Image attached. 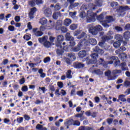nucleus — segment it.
Instances as JSON below:
<instances>
[{"instance_id": "nucleus-57", "label": "nucleus", "mask_w": 130, "mask_h": 130, "mask_svg": "<svg viewBox=\"0 0 130 130\" xmlns=\"http://www.w3.org/2000/svg\"><path fill=\"white\" fill-rule=\"evenodd\" d=\"M124 87H130V81L126 80L124 82Z\"/></svg>"}, {"instance_id": "nucleus-9", "label": "nucleus", "mask_w": 130, "mask_h": 130, "mask_svg": "<svg viewBox=\"0 0 130 130\" xmlns=\"http://www.w3.org/2000/svg\"><path fill=\"white\" fill-rule=\"evenodd\" d=\"M73 67L74 69L80 70V69H83V68L85 67V64L82 63L80 62H75L73 64Z\"/></svg>"}, {"instance_id": "nucleus-6", "label": "nucleus", "mask_w": 130, "mask_h": 130, "mask_svg": "<svg viewBox=\"0 0 130 130\" xmlns=\"http://www.w3.org/2000/svg\"><path fill=\"white\" fill-rule=\"evenodd\" d=\"M102 41L103 42H100L99 43V45L100 46H103V45L106 41H109V40H111V39H113V36H112L111 35H108V36H103L101 37Z\"/></svg>"}, {"instance_id": "nucleus-2", "label": "nucleus", "mask_w": 130, "mask_h": 130, "mask_svg": "<svg viewBox=\"0 0 130 130\" xmlns=\"http://www.w3.org/2000/svg\"><path fill=\"white\" fill-rule=\"evenodd\" d=\"M113 64V61L110 60V61H105L104 60V59L102 58H100V60L99 61V64L98 63H94V65L92 66V69L94 70V69H96V68H98L100 65L103 66L104 68H107L108 67V64Z\"/></svg>"}, {"instance_id": "nucleus-34", "label": "nucleus", "mask_w": 130, "mask_h": 130, "mask_svg": "<svg viewBox=\"0 0 130 130\" xmlns=\"http://www.w3.org/2000/svg\"><path fill=\"white\" fill-rule=\"evenodd\" d=\"M44 46L46 48H49L51 46V43L49 41H47V40L44 43Z\"/></svg>"}, {"instance_id": "nucleus-26", "label": "nucleus", "mask_w": 130, "mask_h": 130, "mask_svg": "<svg viewBox=\"0 0 130 130\" xmlns=\"http://www.w3.org/2000/svg\"><path fill=\"white\" fill-rule=\"evenodd\" d=\"M65 125H74V119H71L70 120H68L67 121H66L64 123Z\"/></svg>"}, {"instance_id": "nucleus-38", "label": "nucleus", "mask_w": 130, "mask_h": 130, "mask_svg": "<svg viewBox=\"0 0 130 130\" xmlns=\"http://www.w3.org/2000/svg\"><path fill=\"white\" fill-rule=\"evenodd\" d=\"M94 5L95 7H101L102 6V3L100 0H96L94 1Z\"/></svg>"}, {"instance_id": "nucleus-18", "label": "nucleus", "mask_w": 130, "mask_h": 130, "mask_svg": "<svg viewBox=\"0 0 130 130\" xmlns=\"http://www.w3.org/2000/svg\"><path fill=\"white\" fill-rule=\"evenodd\" d=\"M50 7L54 8L55 11H59L60 10V6L58 3L56 4L55 6L53 4H51Z\"/></svg>"}, {"instance_id": "nucleus-49", "label": "nucleus", "mask_w": 130, "mask_h": 130, "mask_svg": "<svg viewBox=\"0 0 130 130\" xmlns=\"http://www.w3.org/2000/svg\"><path fill=\"white\" fill-rule=\"evenodd\" d=\"M75 117H80L81 121H83L84 120V119L82 118L83 117V113L78 114L75 115Z\"/></svg>"}, {"instance_id": "nucleus-17", "label": "nucleus", "mask_w": 130, "mask_h": 130, "mask_svg": "<svg viewBox=\"0 0 130 130\" xmlns=\"http://www.w3.org/2000/svg\"><path fill=\"white\" fill-rule=\"evenodd\" d=\"M68 56L72 61L76 60V55L75 54V53H69Z\"/></svg>"}, {"instance_id": "nucleus-50", "label": "nucleus", "mask_w": 130, "mask_h": 130, "mask_svg": "<svg viewBox=\"0 0 130 130\" xmlns=\"http://www.w3.org/2000/svg\"><path fill=\"white\" fill-rule=\"evenodd\" d=\"M60 30H61L62 33H67L68 32V29L64 26L61 27Z\"/></svg>"}, {"instance_id": "nucleus-19", "label": "nucleus", "mask_w": 130, "mask_h": 130, "mask_svg": "<svg viewBox=\"0 0 130 130\" xmlns=\"http://www.w3.org/2000/svg\"><path fill=\"white\" fill-rule=\"evenodd\" d=\"M106 20H105L107 23H111V22H113L114 21V19H113V17L110 16H107L106 17Z\"/></svg>"}, {"instance_id": "nucleus-35", "label": "nucleus", "mask_w": 130, "mask_h": 130, "mask_svg": "<svg viewBox=\"0 0 130 130\" xmlns=\"http://www.w3.org/2000/svg\"><path fill=\"white\" fill-rule=\"evenodd\" d=\"M59 49H57L56 50V53L58 55H62L63 54V49H61V48H60Z\"/></svg>"}, {"instance_id": "nucleus-51", "label": "nucleus", "mask_w": 130, "mask_h": 130, "mask_svg": "<svg viewBox=\"0 0 130 130\" xmlns=\"http://www.w3.org/2000/svg\"><path fill=\"white\" fill-rule=\"evenodd\" d=\"M120 65V60H119V59H118L116 61H115V62H114V67H117Z\"/></svg>"}, {"instance_id": "nucleus-15", "label": "nucleus", "mask_w": 130, "mask_h": 130, "mask_svg": "<svg viewBox=\"0 0 130 130\" xmlns=\"http://www.w3.org/2000/svg\"><path fill=\"white\" fill-rule=\"evenodd\" d=\"M119 66L121 67L122 71H128V68L125 67H126V62H123L121 63Z\"/></svg>"}, {"instance_id": "nucleus-22", "label": "nucleus", "mask_w": 130, "mask_h": 130, "mask_svg": "<svg viewBox=\"0 0 130 130\" xmlns=\"http://www.w3.org/2000/svg\"><path fill=\"white\" fill-rule=\"evenodd\" d=\"M36 129L38 130H47V128H46V127H44L43 125L40 124H38L36 125Z\"/></svg>"}, {"instance_id": "nucleus-20", "label": "nucleus", "mask_w": 130, "mask_h": 130, "mask_svg": "<svg viewBox=\"0 0 130 130\" xmlns=\"http://www.w3.org/2000/svg\"><path fill=\"white\" fill-rule=\"evenodd\" d=\"M119 57L121 60H124L127 57V55L125 53H121L119 54Z\"/></svg>"}, {"instance_id": "nucleus-54", "label": "nucleus", "mask_w": 130, "mask_h": 130, "mask_svg": "<svg viewBox=\"0 0 130 130\" xmlns=\"http://www.w3.org/2000/svg\"><path fill=\"white\" fill-rule=\"evenodd\" d=\"M105 75L106 77H108V78H109V77H110L111 76V72L109 70H108V71H106L105 73Z\"/></svg>"}, {"instance_id": "nucleus-42", "label": "nucleus", "mask_w": 130, "mask_h": 130, "mask_svg": "<svg viewBox=\"0 0 130 130\" xmlns=\"http://www.w3.org/2000/svg\"><path fill=\"white\" fill-rule=\"evenodd\" d=\"M113 46L115 48H118L120 46V42H115L113 44Z\"/></svg>"}, {"instance_id": "nucleus-47", "label": "nucleus", "mask_w": 130, "mask_h": 130, "mask_svg": "<svg viewBox=\"0 0 130 130\" xmlns=\"http://www.w3.org/2000/svg\"><path fill=\"white\" fill-rule=\"evenodd\" d=\"M85 36H86V32H82L80 35L77 37V39H82V38H84Z\"/></svg>"}, {"instance_id": "nucleus-11", "label": "nucleus", "mask_w": 130, "mask_h": 130, "mask_svg": "<svg viewBox=\"0 0 130 130\" xmlns=\"http://www.w3.org/2000/svg\"><path fill=\"white\" fill-rule=\"evenodd\" d=\"M80 43H81L82 45V47H83V46H89V45H90V41L88 39V40L86 41V39L84 38L83 40H81L80 42Z\"/></svg>"}, {"instance_id": "nucleus-5", "label": "nucleus", "mask_w": 130, "mask_h": 130, "mask_svg": "<svg viewBox=\"0 0 130 130\" xmlns=\"http://www.w3.org/2000/svg\"><path fill=\"white\" fill-rule=\"evenodd\" d=\"M66 39L67 41H70V46H75L76 45V42H75V38L71 36L70 32H67L66 36Z\"/></svg>"}, {"instance_id": "nucleus-45", "label": "nucleus", "mask_w": 130, "mask_h": 130, "mask_svg": "<svg viewBox=\"0 0 130 130\" xmlns=\"http://www.w3.org/2000/svg\"><path fill=\"white\" fill-rule=\"evenodd\" d=\"M77 95L80 97H83L84 96V90L78 91L77 92Z\"/></svg>"}, {"instance_id": "nucleus-52", "label": "nucleus", "mask_w": 130, "mask_h": 130, "mask_svg": "<svg viewBox=\"0 0 130 130\" xmlns=\"http://www.w3.org/2000/svg\"><path fill=\"white\" fill-rule=\"evenodd\" d=\"M23 118L22 117H20L19 118H17L16 119V121L18 123H22L23 122Z\"/></svg>"}, {"instance_id": "nucleus-29", "label": "nucleus", "mask_w": 130, "mask_h": 130, "mask_svg": "<svg viewBox=\"0 0 130 130\" xmlns=\"http://www.w3.org/2000/svg\"><path fill=\"white\" fill-rule=\"evenodd\" d=\"M89 40V43L91 45H96L97 44V41L94 38H90Z\"/></svg>"}, {"instance_id": "nucleus-4", "label": "nucleus", "mask_w": 130, "mask_h": 130, "mask_svg": "<svg viewBox=\"0 0 130 130\" xmlns=\"http://www.w3.org/2000/svg\"><path fill=\"white\" fill-rule=\"evenodd\" d=\"M126 11H130V8L128 6H119V8L117 10V12L119 16H124Z\"/></svg>"}, {"instance_id": "nucleus-39", "label": "nucleus", "mask_w": 130, "mask_h": 130, "mask_svg": "<svg viewBox=\"0 0 130 130\" xmlns=\"http://www.w3.org/2000/svg\"><path fill=\"white\" fill-rule=\"evenodd\" d=\"M110 59L113 61H113L114 62H115V61H116L118 59H119L118 57L117 56H112L110 57Z\"/></svg>"}, {"instance_id": "nucleus-58", "label": "nucleus", "mask_w": 130, "mask_h": 130, "mask_svg": "<svg viewBox=\"0 0 130 130\" xmlns=\"http://www.w3.org/2000/svg\"><path fill=\"white\" fill-rule=\"evenodd\" d=\"M78 6H79V3H75L70 5V7L72 9L74 8H76V7H78Z\"/></svg>"}, {"instance_id": "nucleus-43", "label": "nucleus", "mask_w": 130, "mask_h": 130, "mask_svg": "<svg viewBox=\"0 0 130 130\" xmlns=\"http://www.w3.org/2000/svg\"><path fill=\"white\" fill-rule=\"evenodd\" d=\"M36 5L39 6V5H43V0H34Z\"/></svg>"}, {"instance_id": "nucleus-63", "label": "nucleus", "mask_w": 130, "mask_h": 130, "mask_svg": "<svg viewBox=\"0 0 130 130\" xmlns=\"http://www.w3.org/2000/svg\"><path fill=\"white\" fill-rule=\"evenodd\" d=\"M70 95H71V96H75L76 95V89H73L71 91Z\"/></svg>"}, {"instance_id": "nucleus-37", "label": "nucleus", "mask_w": 130, "mask_h": 130, "mask_svg": "<svg viewBox=\"0 0 130 130\" xmlns=\"http://www.w3.org/2000/svg\"><path fill=\"white\" fill-rule=\"evenodd\" d=\"M73 125L76 126H80V125H81V122L78 120H73Z\"/></svg>"}, {"instance_id": "nucleus-60", "label": "nucleus", "mask_w": 130, "mask_h": 130, "mask_svg": "<svg viewBox=\"0 0 130 130\" xmlns=\"http://www.w3.org/2000/svg\"><path fill=\"white\" fill-rule=\"evenodd\" d=\"M70 29L71 30H76L77 29V25L75 24H73L70 25Z\"/></svg>"}, {"instance_id": "nucleus-59", "label": "nucleus", "mask_w": 130, "mask_h": 130, "mask_svg": "<svg viewBox=\"0 0 130 130\" xmlns=\"http://www.w3.org/2000/svg\"><path fill=\"white\" fill-rule=\"evenodd\" d=\"M21 90L22 92H27V91H28V87L26 85H24L22 87Z\"/></svg>"}, {"instance_id": "nucleus-10", "label": "nucleus", "mask_w": 130, "mask_h": 130, "mask_svg": "<svg viewBox=\"0 0 130 130\" xmlns=\"http://www.w3.org/2000/svg\"><path fill=\"white\" fill-rule=\"evenodd\" d=\"M37 12V8L33 7L30 9V11L28 13V17L30 19H34V14Z\"/></svg>"}, {"instance_id": "nucleus-21", "label": "nucleus", "mask_w": 130, "mask_h": 130, "mask_svg": "<svg viewBox=\"0 0 130 130\" xmlns=\"http://www.w3.org/2000/svg\"><path fill=\"white\" fill-rule=\"evenodd\" d=\"M104 13H102L100 15L96 16V19L98 21L100 22H103V20H104Z\"/></svg>"}, {"instance_id": "nucleus-13", "label": "nucleus", "mask_w": 130, "mask_h": 130, "mask_svg": "<svg viewBox=\"0 0 130 130\" xmlns=\"http://www.w3.org/2000/svg\"><path fill=\"white\" fill-rule=\"evenodd\" d=\"M78 55L80 58H84L87 55V51L82 50L79 52Z\"/></svg>"}, {"instance_id": "nucleus-7", "label": "nucleus", "mask_w": 130, "mask_h": 130, "mask_svg": "<svg viewBox=\"0 0 130 130\" xmlns=\"http://www.w3.org/2000/svg\"><path fill=\"white\" fill-rule=\"evenodd\" d=\"M57 41L55 42V45L57 47H59V48H62V47L61 46V43H62V41H63V40L64 38H63V36L62 35H58L57 37Z\"/></svg>"}, {"instance_id": "nucleus-55", "label": "nucleus", "mask_w": 130, "mask_h": 130, "mask_svg": "<svg viewBox=\"0 0 130 130\" xmlns=\"http://www.w3.org/2000/svg\"><path fill=\"white\" fill-rule=\"evenodd\" d=\"M8 30L11 32H13L15 31V27L13 25H9L8 26Z\"/></svg>"}, {"instance_id": "nucleus-32", "label": "nucleus", "mask_w": 130, "mask_h": 130, "mask_svg": "<svg viewBox=\"0 0 130 130\" xmlns=\"http://www.w3.org/2000/svg\"><path fill=\"white\" fill-rule=\"evenodd\" d=\"M28 6H30L31 8H34L35 6H36V3H35V1L34 0H31L28 1Z\"/></svg>"}, {"instance_id": "nucleus-25", "label": "nucleus", "mask_w": 130, "mask_h": 130, "mask_svg": "<svg viewBox=\"0 0 130 130\" xmlns=\"http://www.w3.org/2000/svg\"><path fill=\"white\" fill-rule=\"evenodd\" d=\"M66 78L68 79H72L73 76H72V70H68L66 72Z\"/></svg>"}, {"instance_id": "nucleus-24", "label": "nucleus", "mask_w": 130, "mask_h": 130, "mask_svg": "<svg viewBox=\"0 0 130 130\" xmlns=\"http://www.w3.org/2000/svg\"><path fill=\"white\" fill-rule=\"evenodd\" d=\"M38 40L40 43H44V42H46L47 40V36H45L42 38H39Z\"/></svg>"}, {"instance_id": "nucleus-62", "label": "nucleus", "mask_w": 130, "mask_h": 130, "mask_svg": "<svg viewBox=\"0 0 130 130\" xmlns=\"http://www.w3.org/2000/svg\"><path fill=\"white\" fill-rule=\"evenodd\" d=\"M81 34V30H76L74 32V36H78Z\"/></svg>"}, {"instance_id": "nucleus-61", "label": "nucleus", "mask_w": 130, "mask_h": 130, "mask_svg": "<svg viewBox=\"0 0 130 130\" xmlns=\"http://www.w3.org/2000/svg\"><path fill=\"white\" fill-rule=\"evenodd\" d=\"M25 82V78L24 77H23L20 80H19V84L20 85H23V84H24Z\"/></svg>"}, {"instance_id": "nucleus-56", "label": "nucleus", "mask_w": 130, "mask_h": 130, "mask_svg": "<svg viewBox=\"0 0 130 130\" xmlns=\"http://www.w3.org/2000/svg\"><path fill=\"white\" fill-rule=\"evenodd\" d=\"M115 29L118 31V32H121V31H122V27L117 26L115 27Z\"/></svg>"}, {"instance_id": "nucleus-23", "label": "nucleus", "mask_w": 130, "mask_h": 130, "mask_svg": "<svg viewBox=\"0 0 130 130\" xmlns=\"http://www.w3.org/2000/svg\"><path fill=\"white\" fill-rule=\"evenodd\" d=\"M115 39L119 42H122L123 40V38L120 35H116L115 36Z\"/></svg>"}, {"instance_id": "nucleus-40", "label": "nucleus", "mask_w": 130, "mask_h": 130, "mask_svg": "<svg viewBox=\"0 0 130 130\" xmlns=\"http://www.w3.org/2000/svg\"><path fill=\"white\" fill-rule=\"evenodd\" d=\"M93 72L96 75H103V72H102V71H101L100 69L94 70Z\"/></svg>"}, {"instance_id": "nucleus-53", "label": "nucleus", "mask_w": 130, "mask_h": 130, "mask_svg": "<svg viewBox=\"0 0 130 130\" xmlns=\"http://www.w3.org/2000/svg\"><path fill=\"white\" fill-rule=\"evenodd\" d=\"M108 22L106 21H103L102 23V25L105 27V28H109V25L107 24Z\"/></svg>"}, {"instance_id": "nucleus-31", "label": "nucleus", "mask_w": 130, "mask_h": 130, "mask_svg": "<svg viewBox=\"0 0 130 130\" xmlns=\"http://www.w3.org/2000/svg\"><path fill=\"white\" fill-rule=\"evenodd\" d=\"M124 97H125V95H124V94H120L118 96V99L122 102H125V101H126V99H125Z\"/></svg>"}, {"instance_id": "nucleus-3", "label": "nucleus", "mask_w": 130, "mask_h": 130, "mask_svg": "<svg viewBox=\"0 0 130 130\" xmlns=\"http://www.w3.org/2000/svg\"><path fill=\"white\" fill-rule=\"evenodd\" d=\"M96 16H97V13L93 12L92 11H88L87 14V22L91 23V22H95L96 18Z\"/></svg>"}, {"instance_id": "nucleus-33", "label": "nucleus", "mask_w": 130, "mask_h": 130, "mask_svg": "<svg viewBox=\"0 0 130 130\" xmlns=\"http://www.w3.org/2000/svg\"><path fill=\"white\" fill-rule=\"evenodd\" d=\"M94 28L98 32H101V31L103 30V28H102V26L100 25H97L94 26Z\"/></svg>"}, {"instance_id": "nucleus-14", "label": "nucleus", "mask_w": 130, "mask_h": 130, "mask_svg": "<svg viewBox=\"0 0 130 130\" xmlns=\"http://www.w3.org/2000/svg\"><path fill=\"white\" fill-rule=\"evenodd\" d=\"M44 14L45 15L46 17H50L52 12H51V9L50 8L46 9L44 11Z\"/></svg>"}, {"instance_id": "nucleus-36", "label": "nucleus", "mask_w": 130, "mask_h": 130, "mask_svg": "<svg viewBox=\"0 0 130 130\" xmlns=\"http://www.w3.org/2000/svg\"><path fill=\"white\" fill-rule=\"evenodd\" d=\"M60 14L59 12H55L53 14V19L54 20H57L58 16Z\"/></svg>"}, {"instance_id": "nucleus-28", "label": "nucleus", "mask_w": 130, "mask_h": 130, "mask_svg": "<svg viewBox=\"0 0 130 130\" xmlns=\"http://www.w3.org/2000/svg\"><path fill=\"white\" fill-rule=\"evenodd\" d=\"M71 24H72V20L69 18H67L64 20V25H65V26H70Z\"/></svg>"}, {"instance_id": "nucleus-44", "label": "nucleus", "mask_w": 130, "mask_h": 130, "mask_svg": "<svg viewBox=\"0 0 130 130\" xmlns=\"http://www.w3.org/2000/svg\"><path fill=\"white\" fill-rule=\"evenodd\" d=\"M50 60V57L48 56L44 58L43 62L44 63H47V62H49Z\"/></svg>"}, {"instance_id": "nucleus-27", "label": "nucleus", "mask_w": 130, "mask_h": 130, "mask_svg": "<svg viewBox=\"0 0 130 130\" xmlns=\"http://www.w3.org/2000/svg\"><path fill=\"white\" fill-rule=\"evenodd\" d=\"M89 32L92 35H97L98 34V31L96 30L95 27H93V28H90L89 29Z\"/></svg>"}, {"instance_id": "nucleus-41", "label": "nucleus", "mask_w": 130, "mask_h": 130, "mask_svg": "<svg viewBox=\"0 0 130 130\" xmlns=\"http://www.w3.org/2000/svg\"><path fill=\"white\" fill-rule=\"evenodd\" d=\"M43 34H44L43 32L41 31H37V32L35 33V36H36V37H40L42 36Z\"/></svg>"}, {"instance_id": "nucleus-1", "label": "nucleus", "mask_w": 130, "mask_h": 130, "mask_svg": "<svg viewBox=\"0 0 130 130\" xmlns=\"http://www.w3.org/2000/svg\"><path fill=\"white\" fill-rule=\"evenodd\" d=\"M94 52L90 55V56L92 59H90L89 57H87L85 58V60L86 61L87 64H93V63H95L96 61H97V58H98L99 56V53H101L103 50L102 49H100L99 47L96 46L93 49Z\"/></svg>"}, {"instance_id": "nucleus-48", "label": "nucleus", "mask_w": 130, "mask_h": 130, "mask_svg": "<svg viewBox=\"0 0 130 130\" xmlns=\"http://www.w3.org/2000/svg\"><path fill=\"white\" fill-rule=\"evenodd\" d=\"M23 39L24 40H26V41H29V40L31 39V37H30L28 35H24V36H23Z\"/></svg>"}, {"instance_id": "nucleus-30", "label": "nucleus", "mask_w": 130, "mask_h": 130, "mask_svg": "<svg viewBox=\"0 0 130 130\" xmlns=\"http://www.w3.org/2000/svg\"><path fill=\"white\" fill-rule=\"evenodd\" d=\"M39 23L41 24V25H45L46 24H47V19L44 17H43L41 18Z\"/></svg>"}, {"instance_id": "nucleus-12", "label": "nucleus", "mask_w": 130, "mask_h": 130, "mask_svg": "<svg viewBox=\"0 0 130 130\" xmlns=\"http://www.w3.org/2000/svg\"><path fill=\"white\" fill-rule=\"evenodd\" d=\"M62 26V21L60 20H58L57 21L55 26V29L57 31L58 30H60V28H61V26Z\"/></svg>"}, {"instance_id": "nucleus-16", "label": "nucleus", "mask_w": 130, "mask_h": 130, "mask_svg": "<svg viewBox=\"0 0 130 130\" xmlns=\"http://www.w3.org/2000/svg\"><path fill=\"white\" fill-rule=\"evenodd\" d=\"M123 37L126 41H128L130 38V32L129 31H125L123 34Z\"/></svg>"}, {"instance_id": "nucleus-46", "label": "nucleus", "mask_w": 130, "mask_h": 130, "mask_svg": "<svg viewBox=\"0 0 130 130\" xmlns=\"http://www.w3.org/2000/svg\"><path fill=\"white\" fill-rule=\"evenodd\" d=\"M117 78V76H116V75H111L109 77V78H108L109 81H113V80H115L116 79V78Z\"/></svg>"}, {"instance_id": "nucleus-64", "label": "nucleus", "mask_w": 130, "mask_h": 130, "mask_svg": "<svg viewBox=\"0 0 130 130\" xmlns=\"http://www.w3.org/2000/svg\"><path fill=\"white\" fill-rule=\"evenodd\" d=\"M125 30H130V24L128 23L124 26Z\"/></svg>"}, {"instance_id": "nucleus-8", "label": "nucleus", "mask_w": 130, "mask_h": 130, "mask_svg": "<svg viewBox=\"0 0 130 130\" xmlns=\"http://www.w3.org/2000/svg\"><path fill=\"white\" fill-rule=\"evenodd\" d=\"M82 47H83V45L82 43H80L79 42L76 46L72 48V51L73 52H78V51H80L82 49Z\"/></svg>"}]
</instances>
